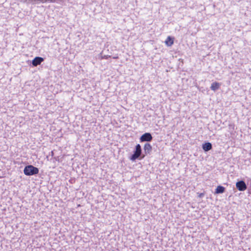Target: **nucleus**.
<instances>
[{
  "label": "nucleus",
  "mask_w": 251,
  "mask_h": 251,
  "mask_svg": "<svg viewBox=\"0 0 251 251\" xmlns=\"http://www.w3.org/2000/svg\"><path fill=\"white\" fill-rule=\"evenodd\" d=\"M39 169L32 165L26 166L24 169V173L27 176L37 175L39 173Z\"/></svg>",
  "instance_id": "obj_1"
},
{
  "label": "nucleus",
  "mask_w": 251,
  "mask_h": 251,
  "mask_svg": "<svg viewBox=\"0 0 251 251\" xmlns=\"http://www.w3.org/2000/svg\"><path fill=\"white\" fill-rule=\"evenodd\" d=\"M141 153V146L140 144H137L135 146V150L133 151V154L129 157L130 160L132 161H135L140 156Z\"/></svg>",
  "instance_id": "obj_2"
},
{
  "label": "nucleus",
  "mask_w": 251,
  "mask_h": 251,
  "mask_svg": "<svg viewBox=\"0 0 251 251\" xmlns=\"http://www.w3.org/2000/svg\"><path fill=\"white\" fill-rule=\"evenodd\" d=\"M152 140V136L149 132H146L143 134L140 138L141 142H150Z\"/></svg>",
  "instance_id": "obj_3"
},
{
  "label": "nucleus",
  "mask_w": 251,
  "mask_h": 251,
  "mask_svg": "<svg viewBox=\"0 0 251 251\" xmlns=\"http://www.w3.org/2000/svg\"><path fill=\"white\" fill-rule=\"evenodd\" d=\"M236 187L240 191H244L247 188L246 183L242 180H239L236 182Z\"/></svg>",
  "instance_id": "obj_4"
},
{
  "label": "nucleus",
  "mask_w": 251,
  "mask_h": 251,
  "mask_svg": "<svg viewBox=\"0 0 251 251\" xmlns=\"http://www.w3.org/2000/svg\"><path fill=\"white\" fill-rule=\"evenodd\" d=\"M44 61V58L41 57H35L32 61V64L33 66L36 67Z\"/></svg>",
  "instance_id": "obj_5"
},
{
  "label": "nucleus",
  "mask_w": 251,
  "mask_h": 251,
  "mask_svg": "<svg viewBox=\"0 0 251 251\" xmlns=\"http://www.w3.org/2000/svg\"><path fill=\"white\" fill-rule=\"evenodd\" d=\"M202 148L203 151L206 152L210 151L212 149V146L211 143L210 142H207L202 145Z\"/></svg>",
  "instance_id": "obj_6"
},
{
  "label": "nucleus",
  "mask_w": 251,
  "mask_h": 251,
  "mask_svg": "<svg viewBox=\"0 0 251 251\" xmlns=\"http://www.w3.org/2000/svg\"><path fill=\"white\" fill-rule=\"evenodd\" d=\"M165 43L167 46L171 47L174 44V38L171 37V36H168L167 38Z\"/></svg>",
  "instance_id": "obj_7"
},
{
  "label": "nucleus",
  "mask_w": 251,
  "mask_h": 251,
  "mask_svg": "<svg viewBox=\"0 0 251 251\" xmlns=\"http://www.w3.org/2000/svg\"><path fill=\"white\" fill-rule=\"evenodd\" d=\"M144 150L146 153H149L152 150V147L149 143H146L144 145Z\"/></svg>",
  "instance_id": "obj_8"
},
{
  "label": "nucleus",
  "mask_w": 251,
  "mask_h": 251,
  "mask_svg": "<svg viewBox=\"0 0 251 251\" xmlns=\"http://www.w3.org/2000/svg\"><path fill=\"white\" fill-rule=\"evenodd\" d=\"M225 191V188L222 186H218L215 190L216 194H222Z\"/></svg>",
  "instance_id": "obj_9"
},
{
  "label": "nucleus",
  "mask_w": 251,
  "mask_h": 251,
  "mask_svg": "<svg viewBox=\"0 0 251 251\" xmlns=\"http://www.w3.org/2000/svg\"><path fill=\"white\" fill-rule=\"evenodd\" d=\"M220 87V84L218 82H215L211 84L210 88L213 91H216L218 90Z\"/></svg>",
  "instance_id": "obj_10"
},
{
  "label": "nucleus",
  "mask_w": 251,
  "mask_h": 251,
  "mask_svg": "<svg viewBox=\"0 0 251 251\" xmlns=\"http://www.w3.org/2000/svg\"><path fill=\"white\" fill-rule=\"evenodd\" d=\"M28 4H36L40 3V0H27Z\"/></svg>",
  "instance_id": "obj_11"
},
{
  "label": "nucleus",
  "mask_w": 251,
  "mask_h": 251,
  "mask_svg": "<svg viewBox=\"0 0 251 251\" xmlns=\"http://www.w3.org/2000/svg\"><path fill=\"white\" fill-rule=\"evenodd\" d=\"M55 0H40V3H45L47 1H50V2H54Z\"/></svg>",
  "instance_id": "obj_12"
},
{
  "label": "nucleus",
  "mask_w": 251,
  "mask_h": 251,
  "mask_svg": "<svg viewBox=\"0 0 251 251\" xmlns=\"http://www.w3.org/2000/svg\"><path fill=\"white\" fill-rule=\"evenodd\" d=\"M21 1L24 3H26L27 4H28L27 0H21Z\"/></svg>",
  "instance_id": "obj_13"
},
{
  "label": "nucleus",
  "mask_w": 251,
  "mask_h": 251,
  "mask_svg": "<svg viewBox=\"0 0 251 251\" xmlns=\"http://www.w3.org/2000/svg\"><path fill=\"white\" fill-rule=\"evenodd\" d=\"M51 155H53V151H51Z\"/></svg>",
  "instance_id": "obj_14"
},
{
  "label": "nucleus",
  "mask_w": 251,
  "mask_h": 251,
  "mask_svg": "<svg viewBox=\"0 0 251 251\" xmlns=\"http://www.w3.org/2000/svg\"><path fill=\"white\" fill-rule=\"evenodd\" d=\"M202 195H203V194H201L200 195V197L202 196Z\"/></svg>",
  "instance_id": "obj_15"
}]
</instances>
